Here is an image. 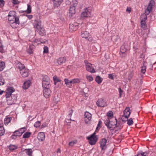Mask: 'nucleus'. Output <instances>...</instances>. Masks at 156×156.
<instances>
[{
  "label": "nucleus",
  "mask_w": 156,
  "mask_h": 156,
  "mask_svg": "<svg viewBox=\"0 0 156 156\" xmlns=\"http://www.w3.org/2000/svg\"><path fill=\"white\" fill-rule=\"evenodd\" d=\"M25 128H22L18 130H16L13 133V134L11 137L12 139H16L17 136H20L25 132Z\"/></svg>",
  "instance_id": "1"
},
{
  "label": "nucleus",
  "mask_w": 156,
  "mask_h": 156,
  "mask_svg": "<svg viewBox=\"0 0 156 156\" xmlns=\"http://www.w3.org/2000/svg\"><path fill=\"white\" fill-rule=\"evenodd\" d=\"M95 132H94L90 136L87 137L89 141V143L91 145L95 144L98 140V138L95 135Z\"/></svg>",
  "instance_id": "2"
},
{
  "label": "nucleus",
  "mask_w": 156,
  "mask_h": 156,
  "mask_svg": "<svg viewBox=\"0 0 156 156\" xmlns=\"http://www.w3.org/2000/svg\"><path fill=\"white\" fill-rule=\"evenodd\" d=\"M15 91L14 88L12 87H9L6 90L5 96L7 98H10V96L12 94V93ZM7 101L8 104L9 105H12V102H9V99H8Z\"/></svg>",
  "instance_id": "3"
},
{
  "label": "nucleus",
  "mask_w": 156,
  "mask_h": 156,
  "mask_svg": "<svg viewBox=\"0 0 156 156\" xmlns=\"http://www.w3.org/2000/svg\"><path fill=\"white\" fill-rule=\"evenodd\" d=\"M96 105L98 106L103 107L107 106V102L106 100L103 98L99 99L96 102Z\"/></svg>",
  "instance_id": "4"
},
{
  "label": "nucleus",
  "mask_w": 156,
  "mask_h": 156,
  "mask_svg": "<svg viewBox=\"0 0 156 156\" xmlns=\"http://www.w3.org/2000/svg\"><path fill=\"white\" fill-rule=\"evenodd\" d=\"M84 62L86 65L87 70L91 73L95 72V71L94 68L92 66V65L88 62L87 61H85Z\"/></svg>",
  "instance_id": "5"
},
{
  "label": "nucleus",
  "mask_w": 156,
  "mask_h": 156,
  "mask_svg": "<svg viewBox=\"0 0 156 156\" xmlns=\"http://www.w3.org/2000/svg\"><path fill=\"white\" fill-rule=\"evenodd\" d=\"M154 4V2L153 0H151L148 5L147 9L145 10V12L147 15L148 14L152 11V8Z\"/></svg>",
  "instance_id": "6"
},
{
  "label": "nucleus",
  "mask_w": 156,
  "mask_h": 156,
  "mask_svg": "<svg viewBox=\"0 0 156 156\" xmlns=\"http://www.w3.org/2000/svg\"><path fill=\"white\" fill-rule=\"evenodd\" d=\"M91 16L90 11V9L87 8L84 10V11L81 14V17L87 18L90 17Z\"/></svg>",
  "instance_id": "7"
},
{
  "label": "nucleus",
  "mask_w": 156,
  "mask_h": 156,
  "mask_svg": "<svg viewBox=\"0 0 156 156\" xmlns=\"http://www.w3.org/2000/svg\"><path fill=\"white\" fill-rule=\"evenodd\" d=\"M78 23L76 22L70 23L69 25V28L70 31H75L78 27Z\"/></svg>",
  "instance_id": "8"
},
{
  "label": "nucleus",
  "mask_w": 156,
  "mask_h": 156,
  "mask_svg": "<svg viewBox=\"0 0 156 156\" xmlns=\"http://www.w3.org/2000/svg\"><path fill=\"white\" fill-rule=\"evenodd\" d=\"M85 122L86 124L90 122V121L91 118V114L88 112H86L84 114Z\"/></svg>",
  "instance_id": "9"
},
{
  "label": "nucleus",
  "mask_w": 156,
  "mask_h": 156,
  "mask_svg": "<svg viewBox=\"0 0 156 156\" xmlns=\"http://www.w3.org/2000/svg\"><path fill=\"white\" fill-rule=\"evenodd\" d=\"M117 125V120L115 118L114 122L112 121H110L108 129L110 130H113L116 127Z\"/></svg>",
  "instance_id": "10"
},
{
  "label": "nucleus",
  "mask_w": 156,
  "mask_h": 156,
  "mask_svg": "<svg viewBox=\"0 0 156 156\" xmlns=\"http://www.w3.org/2000/svg\"><path fill=\"white\" fill-rule=\"evenodd\" d=\"M20 71V74L23 77H27L29 75V70L25 68L21 69Z\"/></svg>",
  "instance_id": "11"
},
{
  "label": "nucleus",
  "mask_w": 156,
  "mask_h": 156,
  "mask_svg": "<svg viewBox=\"0 0 156 156\" xmlns=\"http://www.w3.org/2000/svg\"><path fill=\"white\" fill-rule=\"evenodd\" d=\"M130 109L129 107H127L124 111L123 115L126 117V119H128L130 114Z\"/></svg>",
  "instance_id": "12"
},
{
  "label": "nucleus",
  "mask_w": 156,
  "mask_h": 156,
  "mask_svg": "<svg viewBox=\"0 0 156 156\" xmlns=\"http://www.w3.org/2000/svg\"><path fill=\"white\" fill-rule=\"evenodd\" d=\"M51 91L49 88L44 89L43 90V94L46 98L49 97L50 95Z\"/></svg>",
  "instance_id": "13"
},
{
  "label": "nucleus",
  "mask_w": 156,
  "mask_h": 156,
  "mask_svg": "<svg viewBox=\"0 0 156 156\" xmlns=\"http://www.w3.org/2000/svg\"><path fill=\"white\" fill-rule=\"evenodd\" d=\"M107 140L106 139L103 138L101 140L100 142V147L102 150H105V149L106 148L105 146Z\"/></svg>",
  "instance_id": "14"
},
{
  "label": "nucleus",
  "mask_w": 156,
  "mask_h": 156,
  "mask_svg": "<svg viewBox=\"0 0 156 156\" xmlns=\"http://www.w3.org/2000/svg\"><path fill=\"white\" fill-rule=\"evenodd\" d=\"M76 8L70 6L69 9V16L71 18L75 13Z\"/></svg>",
  "instance_id": "15"
},
{
  "label": "nucleus",
  "mask_w": 156,
  "mask_h": 156,
  "mask_svg": "<svg viewBox=\"0 0 156 156\" xmlns=\"http://www.w3.org/2000/svg\"><path fill=\"white\" fill-rule=\"evenodd\" d=\"M34 26L35 29H37L38 28H40L41 27V21L38 20H35L34 23Z\"/></svg>",
  "instance_id": "16"
},
{
  "label": "nucleus",
  "mask_w": 156,
  "mask_h": 156,
  "mask_svg": "<svg viewBox=\"0 0 156 156\" xmlns=\"http://www.w3.org/2000/svg\"><path fill=\"white\" fill-rule=\"evenodd\" d=\"M37 139L41 141H43L45 138V135L43 132H40L38 134Z\"/></svg>",
  "instance_id": "17"
},
{
  "label": "nucleus",
  "mask_w": 156,
  "mask_h": 156,
  "mask_svg": "<svg viewBox=\"0 0 156 156\" xmlns=\"http://www.w3.org/2000/svg\"><path fill=\"white\" fill-rule=\"evenodd\" d=\"M35 31L37 32L41 36H44L45 34V32L44 29L41 27L37 29H35Z\"/></svg>",
  "instance_id": "18"
},
{
  "label": "nucleus",
  "mask_w": 156,
  "mask_h": 156,
  "mask_svg": "<svg viewBox=\"0 0 156 156\" xmlns=\"http://www.w3.org/2000/svg\"><path fill=\"white\" fill-rule=\"evenodd\" d=\"M81 36L83 38L86 39L89 41L90 38L89 34L87 31H84L81 34Z\"/></svg>",
  "instance_id": "19"
},
{
  "label": "nucleus",
  "mask_w": 156,
  "mask_h": 156,
  "mask_svg": "<svg viewBox=\"0 0 156 156\" xmlns=\"http://www.w3.org/2000/svg\"><path fill=\"white\" fill-rule=\"evenodd\" d=\"M119 39V37L117 34L114 35L112 36L111 40L115 43H118Z\"/></svg>",
  "instance_id": "20"
},
{
  "label": "nucleus",
  "mask_w": 156,
  "mask_h": 156,
  "mask_svg": "<svg viewBox=\"0 0 156 156\" xmlns=\"http://www.w3.org/2000/svg\"><path fill=\"white\" fill-rule=\"evenodd\" d=\"M16 67L19 69L20 70V71L22 69H23L25 68V66L24 65L22 64L20 62H17L16 63Z\"/></svg>",
  "instance_id": "21"
},
{
  "label": "nucleus",
  "mask_w": 156,
  "mask_h": 156,
  "mask_svg": "<svg viewBox=\"0 0 156 156\" xmlns=\"http://www.w3.org/2000/svg\"><path fill=\"white\" fill-rule=\"evenodd\" d=\"M66 61V58L60 57L57 60V62L59 65H61L63 63H65Z\"/></svg>",
  "instance_id": "22"
},
{
  "label": "nucleus",
  "mask_w": 156,
  "mask_h": 156,
  "mask_svg": "<svg viewBox=\"0 0 156 156\" xmlns=\"http://www.w3.org/2000/svg\"><path fill=\"white\" fill-rule=\"evenodd\" d=\"M31 82L30 80L25 82L23 86V88L25 89H27L30 86Z\"/></svg>",
  "instance_id": "23"
},
{
  "label": "nucleus",
  "mask_w": 156,
  "mask_h": 156,
  "mask_svg": "<svg viewBox=\"0 0 156 156\" xmlns=\"http://www.w3.org/2000/svg\"><path fill=\"white\" fill-rule=\"evenodd\" d=\"M50 82H44L43 83H42V87L44 89L49 88L50 87Z\"/></svg>",
  "instance_id": "24"
},
{
  "label": "nucleus",
  "mask_w": 156,
  "mask_h": 156,
  "mask_svg": "<svg viewBox=\"0 0 156 156\" xmlns=\"http://www.w3.org/2000/svg\"><path fill=\"white\" fill-rule=\"evenodd\" d=\"M127 51V49L125 47V45H122L120 49V52L122 54H124Z\"/></svg>",
  "instance_id": "25"
},
{
  "label": "nucleus",
  "mask_w": 156,
  "mask_h": 156,
  "mask_svg": "<svg viewBox=\"0 0 156 156\" xmlns=\"http://www.w3.org/2000/svg\"><path fill=\"white\" fill-rule=\"evenodd\" d=\"M26 154L29 156H32V153L33 151L31 149H26L25 150Z\"/></svg>",
  "instance_id": "26"
},
{
  "label": "nucleus",
  "mask_w": 156,
  "mask_h": 156,
  "mask_svg": "<svg viewBox=\"0 0 156 156\" xmlns=\"http://www.w3.org/2000/svg\"><path fill=\"white\" fill-rule=\"evenodd\" d=\"M64 81L65 84L68 86H69L72 85L71 80H69L68 79L65 78L64 79Z\"/></svg>",
  "instance_id": "27"
},
{
  "label": "nucleus",
  "mask_w": 156,
  "mask_h": 156,
  "mask_svg": "<svg viewBox=\"0 0 156 156\" xmlns=\"http://www.w3.org/2000/svg\"><path fill=\"white\" fill-rule=\"evenodd\" d=\"M146 62H144L143 66H142L141 67V73L144 74L146 72Z\"/></svg>",
  "instance_id": "28"
},
{
  "label": "nucleus",
  "mask_w": 156,
  "mask_h": 156,
  "mask_svg": "<svg viewBox=\"0 0 156 156\" xmlns=\"http://www.w3.org/2000/svg\"><path fill=\"white\" fill-rule=\"evenodd\" d=\"M34 46L33 45H31L30 46L29 49L27 50V52L29 54H32L33 53V49Z\"/></svg>",
  "instance_id": "29"
},
{
  "label": "nucleus",
  "mask_w": 156,
  "mask_h": 156,
  "mask_svg": "<svg viewBox=\"0 0 156 156\" xmlns=\"http://www.w3.org/2000/svg\"><path fill=\"white\" fill-rule=\"evenodd\" d=\"M5 67V63L3 62L0 61V72L2 71Z\"/></svg>",
  "instance_id": "30"
},
{
  "label": "nucleus",
  "mask_w": 156,
  "mask_h": 156,
  "mask_svg": "<svg viewBox=\"0 0 156 156\" xmlns=\"http://www.w3.org/2000/svg\"><path fill=\"white\" fill-rule=\"evenodd\" d=\"M15 16H8V21L11 23H14Z\"/></svg>",
  "instance_id": "31"
},
{
  "label": "nucleus",
  "mask_w": 156,
  "mask_h": 156,
  "mask_svg": "<svg viewBox=\"0 0 156 156\" xmlns=\"http://www.w3.org/2000/svg\"><path fill=\"white\" fill-rule=\"evenodd\" d=\"M12 119V118L11 117H7L5 118L4 119V123L5 124H8L9 123L11 120Z\"/></svg>",
  "instance_id": "32"
},
{
  "label": "nucleus",
  "mask_w": 156,
  "mask_h": 156,
  "mask_svg": "<svg viewBox=\"0 0 156 156\" xmlns=\"http://www.w3.org/2000/svg\"><path fill=\"white\" fill-rule=\"evenodd\" d=\"M95 80L98 84H100L102 81V79L100 76H98L96 77Z\"/></svg>",
  "instance_id": "33"
},
{
  "label": "nucleus",
  "mask_w": 156,
  "mask_h": 156,
  "mask_svg": "<svg viewBox=\"0 0 156 156\" xmlns=\"http://www.w3.org/2000/svg\"><path fill=\"white\" fill-rule=\"evenodd\" d=\"M31 134V133L30 132H27L25 133L23 136V138H27L29 137Z\"/></svg>",
  "instance_id": "34"
},
{
  "label": "nucleus",
  "mask_w": 156,
  "mask_h": 156,
  "mask_svg": "<svg viewBox=\"0 0 156 156\" xmlns=\"http://www.w3.org/2000/svg\"><path fill=\"white\" fill-rule=\"evenodd\" d=\"M53 79L54 81V83L55 85H56L57 82H59L61 81V80L59 79L56 76H54L53 77Z\"/></svg>",
  "instance_id": "35"
},
{
  "label": "nucleus",
  "mask_w": 156,
  "mask_h": 156,
  "mask_svg": "<svg viewBox=\"0 0 156 156\" xmlns=\"http://www.w3.org/2000/svg\"><path fill=\"white\" fill-rule=\"evenodd\" d=\"M71 81L72 85V84L79 83L80 82V80L79 79L76 78L72 80Z\"/></svg>",
  "instance_id": "36"
},
{
  "label": "nucleus",
  "mask_w": 156,
  "mask_h": 156,
  "mask_svg": "<svg viewBox=\"0 0 156 156\" xmlns=\"http://www.w3.org/2000/svg\"><path fill=\"white\" fill-rule=\"evenodd\" d=\"M127 124L129 126H130L132 125L133 123V119L132 118H130L129 119H127Z\"/></svg>",
  "instance_id": "37"
},
{
  "label": "nucleus",
  "mask_w": 156,
  "mask_h": 156,
  "mask_svg": "<svg viewBox=\"0 0 156 156\" xmlns=\"http://www.w3.org/2000/svg\"><path fill=\"white\" fill-rule=\"evenodd\" d=\"M44 82H50L49 78L47 76H44L43 78L42 83Z\"/></svg>",
  "instance_id": "38"
},
{
  "label": "nucleus",
  "mask_w": 156,
  "mask_h": 156,
  "mask_svg": "<svg viewBox=\"0 0 156 156\" xmlns=\"http://www.w3.org/2000/svg\"><path fill=\"white\" fill-rule=\"evenodd\" d=\"M110 121L109 119H106L104 122V123L105 125L107 126V127L108 128L109 126V124L110 123Z\"/></svg>",
  "instance_id": "39"
},
{
  "label": "nucleus",
  "mask_w": 156,
  "mask_h": 156,
  "mask_svg": "<svg viewBox=\"0 0 156 156\" xmlns=\"http://www.w3.org/2000/svg\"><path fill=\"white\" fill-rule=\"evenodd\" d=\"M5 131L3 127L0 128V136H2L5 133Z\"/></svg>",
  "instance_id": "40"
},
{
  "label": "nucleus",
  "mask_w": 156,
  "mask_h": 156,
  "mask_svg": "<svg viewBox=\"0 0 156 156\" xmlns=\"http://www.w3.org/2000/svg\"><path fill=\"white\" fill-rule=\"evenodd\" d=\"M73 4L71 6L72 7H74L76 8V7L77 5L78 4V2L77 0H73L72 1Z\"/></svg>",
  "instance_id": "41"
},
{
  "label": "nucleus",
  "mask_w": 156,
  "mask_h": 156,
  "mask_svg": "<svg viewBox=\"0 0 156 156\" xmlns=\"http://www.w3.org/2000/svg\"><path fill=\"white\" fill-rule=\"evenodd\" d=\"M34 43H37L38 44H39L40 43H44L46 41H41L40 39H36L34 41Z\"/></svg>",
  "instance_id": "42"
},
{
  "label": "nucleus",
  "mask_w": 156,
  "mask_h": 156,
  "mask_svg": "<svg viewBox=\"0 0 156 156\" xmlns=\"http://www.w3.org/2000/svg\"><path fill=\"white\" fill-rule=\"evenodd\" d=\"M17 147L14 145H10L9 146V148L11 151H13L17 149Z\"/></svg>",
  "instance_id": "43"
},
{
  "label": "nucleus",
  "mask_w": 156,
  "mask_h": 156,
  "mask_svg": "<svg viewBox=\"0 0 156 156\" xmlns=\"http://www.w3.org/2000/svg\"><path fill=\"white\" fill-rule=\"evenodd\" d=\"M141 27L143 28H145L146 27V23L144 20H141L140 22Z\"/></svg>",
  "instance_id": "44"
},
{
  "label": "nucleus",
  "mask_w": 156,
  "mask_h": 156,
  "mask_svg": "<svg viewBox=\"0 0 156 156\" xmlns=\"http://www.w3.org/2000/svg\"><path fill=\"white\" fill-rule=\"evenodd\" d=\"M102 123V122L101 120H99L98 122V124L97 125V127L96 128L95 132H97V131H98L99 130V129H98V128H99V129L101 128V125Z\"/></svg>",
  "instance_id": "45"
},
{
  "label": "nucleus",
  "mask_w": 156,
  "mask_h": 156,
  "mask_svg": "<svg viewBox=\"0 0 156 156\" xmlns=\"http://www.w3.org/2000/svg\"><path fill=\"white\" fill-rule=\"evenodd\" d=\"M41 124V122L40 121H37L35 123L34 126L36 128H37L39 127L40 126Z\"/></svg>",
  "instance_id": "46"
},
{
  "label": "nucleus",
  "mask_w": 156,
  "mask_h": 156,
  "mask_svg": "<svg viewBox=\"0 0 156 156\" xmlns=\"http://www.w3.org/2000/svg\"><path fill=\"white\" fill-rule=\"evenodd\" d=\"M14 23H15L17 24H19L20 23L19 21V18L18 17H16V16H15V19H14Z\"/></svg>",
  "instance_id": "47"
},
{
  "label": "nucleus",
  "mask_w": 156,
  "mask_h": 156,
  "mask_svg": "<svg viewBox=\"0 0 156 156\" xmlns=\"http://www.w3.org/2000/svg\"><path fill=\"white\" fill-rule=\"evenodd\" d=\"M31 7L30 5H27V13H30L31 12Z\"/></svg>",
  "instance_id": "48"
},
{
  "label": "nucleus",
  "mask_w": 156,
  "mask_h": 156,
  "mask_svg": "<svg viewBox=\"0 0 156 156\" xmlns=\"http://www.w3.org/2000/svg\"><path fill=\"white\" fill-rule=\"evenodd\" d=\"M107 115L108 117H112L113 115V113L112 111H109L107 113Z\"/></svg>",
  "instance_id": "49"
},
{
  "label": "nucleus",
  "mask_w": 156,
  "mask_h": 156,
  "mask_svg": "<svg viewBox=\"0 0 156 156\" xmlns=\"http://www.w3.org/2000/svg\"><path fill=\"white\" fill-rule=\"evenodd\" d=\"M4 80L2 77H0V85H2L4 84Z\"/></svg>",
  "instance_id": "50"
},
{
  "label": "nucleus",
  "mask_w": 156,
  "mask_h": 156,
  "mask_svg": "<svg viewBox=\"0 0 156 156\" xmlns=\"http://www.w3.org/2000/svg\"><path fill=\"white\" fill-rule=\"evenodd\" d=\"M15 12L14 11H11L9 12L8 16H15L16 15L15 14Z\"/></svg>",
  "instance_id": "51"
},
{
  "label": "nucleus",
  "mask_w": 156,
  "mask_h": 156,
  "mask_svg": "<svg viewBox=\"0 0 156 156\" xmlns=\"http://www.w3.org/2000/svg\"><path fill=\"white\" fill-rule=\"evenodd\" d=\"M5 3V2L3 0H0V8L3 7Z\"/></svg>",
  "instance_id": "52"
},
{
  "label": "nucleus",
  "mask_w": 156,
  "mask_h": 156,
  "mask_svg": "<svg viewBox=\"0 0 156 156\" xmlns=\"http://www.w3.org/2000/svg\"><path fill=\"white\" fill-rule=\"evenodd\" d=\"M44 51H43V53H48V48L47 47V46H45L44 47Z\"/></svg>",
  "instance_id": "53"
},
{
  "label": "nucleus",
  "mask_w": 156,
  "mask_h": 156,
  "mask_svg": "<svg viewBox=\"0 0 156 156\" xmlns=\"http://www.w3.org/2000/svg\"><path fill=\"white\" fill-rule=\"evenodd\" d=\"M87 78L90 81H91L93 80V77L90 76H87Z\"/></svg>",
  "instance_id": "54"
},
{
  "label": "nucleus",
  "mask_w": 156,
  "mask_h": 156,
  "mask_svg": "<svg viewBox=\"0 0 156 156\" xmlns=\"http://www.w3.org/2000/svg\"><path fill=\"white\" fill-rule=\"evenodd\" d=\"M116 127H118L119 129H121L122 127V124L120 122L117 123V125L116 126Z\"/></svg>",
  "instance_id": "55"
},
{
  "label": "nucleus",
  "mask_w": 156,
  "mask_h": 156,
  "mask_svg": "<svg viewBox=\"0 0 156 156\" xmlns=\"http://www.w3.org/2000/svg\"><path fill=\"white\" fill-rule=\"evenodd\" d=\"M146 152L138 153L136 156H146Z\"/></svg>",
  "instance_id": "56"
},
{
  "label": "nucleus",
  "mask_w": 156,
  "mask_h": 156,
  "mask_svg": "<svg viewBox=\"0 0 156 156\" xmlns=\"http://www.w3.org/2000/svg\"><path fill=\"white\" fill-rule=\"evenodd\" d=\"M121 119L122 121L124 122H125L127 121L126 119V117L123 115L122 116Z\"/></svg>",
  "instance_id": "57"
},
{
  "label": "nucleus",
  "mask_w": 156,
  "mask_h": 156,
  "mask_svg": "<svg viewBox=\"0 0 156 156\" xmlns=\"http://www.w3.org/2000/svg\"><path fill=\"white\" fill-rule=\"evenodd\" d=\"M119 97H121L122 94V93L123 92V91L122 90V89H121V88H119Z\"/></svg>",
  "instance_id": "58"
},
{
  "label": "nucleus",
  "mask_w": 156,
  "mask_h": 156,
  "mask_svg": "<svg viewBox=\"0 0 156 156\" xmlns=\"http://www.w3.org/2000/svg\"><path fill=\"white\" fill-rule=\"evenodd\" d=\"M108 77L109 79L113 80L114 78L113 74H109L108 75Z\"/></svg>",
  "instance_id": "59"
},
{
  "label": "nucleus",
  "mask_w": 156,
  "mask_h": 156,
  "mask_svg": "<svg viewBox=\"0 0 156 156\" xmlns=\"http://www.w3.org/2000/svg\"><path fill=\"white\" fill-rule=\"evenodd\" d=\"M76 141L75 142V141L70 142H69V145L70 146H72L74 144H76Z\"/></svg>",
  "instance_id": "60"
},
{
  "label": "nucleus",
  "mask_w": 156,
  "mask_h": 156,
  "mask_svg": "<svg viewBox=\"0 0 156 156\" xmlns=\"http://www.w3.org/2000/svg\"><path fill=\"white\" fill-rule=\"evenodd\" d=\"M12 3L14 5H16L19 3V2L18 0H13Z\"/></svg>",
  "instance_id": "61"
},
{
  "label": "nucleus",
  "mask_w": 156,
  "mask_h": 156,
  "mask_svg": "<svg viewBox=\"0 0 156 156\" xmlns=\"http://www.w3.org/2000/svg\"><path fill=\"white\" fill-rule=\"evenodd\" d=\"M126 11L127 12H128L129 13H130L131 11V8H129L127 7L126 9Z\"/></svg>",
  "instance_id": "62"
},
{
  "label": "nucleus",
  "mask_w": 156,
  "mask_h": 156,
  "mask_svg": "<svg viewBox=\"0 0 156 156\" xmlns=\"http://www.w3.org/2000/svg\"><path fill=\"white\" fill-rule=\"evenodd\" d=\"M132 76H133L132 74V73H131L129 75V78H128L129 80H131V79L132 78Z\"/></svg>",
  "instance_id": "63"
},
{
  "label": "nucleus",
  "mask_w": 156,
  "mask_h": 156,
  "mask_svg": "<svg viewBox=\"0 0 156 156\" xmlns=\"http://www.w3.org/2000/svg\"><path fill=\"white\" fill-rule=\"evenodd\" d=\"M27 17L29 19H30L32 18L33 16L31 15H29L27 16Z\"/></svg>",
  "instance_id": "64"
}]
</instances>
